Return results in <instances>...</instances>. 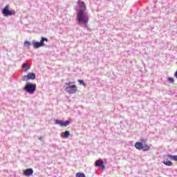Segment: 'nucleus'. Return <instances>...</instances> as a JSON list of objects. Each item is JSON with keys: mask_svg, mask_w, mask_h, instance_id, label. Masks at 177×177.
Here are the masks:
<instances>
[{"mask_svg": "<svg viewBox=\"0 0 177 177\" xmlns=\"http://www.w3.org/2000/svg\"><path fill=\"white\" fill-rule=\"evenodd\" d=\"M76 20L78 21L79 26H84L88 27V23H89V17L82 11H78L76 16Z\"/></svg>", "mask_w": 177, "mask_h": 177, "instance_id": "f257e3e1", "label": "nucleus"}, {"mask_svg": "<svg viewBox=\"0 0 177 177\" xmlns=\"http://www.w3.org/2000/svg\"><path fill=\"white\" fill-rule=\"evenodd\" d=\"M147 140L146 139L142 140L141 142H137L135 144V147L137 150H142V151H149L150 146L146 144Z\"/></svg>", "mask_w": 177, "mask_h": 177, "instance_id": "f03ea898", "label": "nucleus"}, {"mask_svg": "<svg viewBox=\"0 0 177 177\" xmlns=\"http://www.w3.org/2000/svg\"><path fill=\"white\" fill-rule=\"evenodd\" d=\"M74 84V82H67L65 83V85H66L65 88V91L67 93H69V95H74V93H77L78 91V88H77V86L75 84Z\"/></svg>", "mask_w": 177, "mask_h": 177, "instance_id": "7ed1b4c3", "label": "nucleus"}, {"mask_svg": "<svg viewBox=\"0 0 177 177\" xmlns=\"http://www.w3.org/2000/svg\"><path fill=\"white\" fill-rule=\"evenodd\" d=\"M37 90V84L26 83V86L24 87V91L30 95H32L34 92Z\"/></svg>", "mask_w": 177, "mask_h": 177, "instance_id": "20e7f679", "label": "nucleus"}, {"mask_svg": "<svg viewBox=\"0 0 177 177\" xmlns=\"http://www.w3.org/2000/svg\"><path fill=\"white\" fill-rule=\"evenodd\" d=\"M2 14L3 15V16H6V17H8V16H14L15 12V11H11L10 10H9V5H7L3 9Z\"/></svg>", "mask_w": 177, "mask_h": 177, "instance_id": "39448f33", "label": "nucleus"}, {"mask_svg": "<svg viewBox=\"0 0 177 177\" xmlns=\"http://www.w3.org/2000/svg\"><path fill=\"white\" fill-rule=\"evenodd\" d=\"M77 5L79 6V12H85V11L86 10V5L85 4V2L84 1H77Z\"/></svg>", "mask_w": 177, "mask_h": 177, "instance_id": "423d86ee", "label": "nucleus"}, {"mask_svg": "<svg viewBox=\"0 0 177 177\" xmlns=\"http://www.w3.org/2000/svg\"><path fill=\"white\" fill-rule=\"evenodd\" d=\"M95 166L97 167L98 168H101L102 171H104L106 167L104 166V163L103 162V160H97L95 162Z\"/></svg>", "mask_w": 177, "mask_h": 177, "instance_id": "0eeeda50", "label": "nucleus"}, {"mask_svg": "<svg viewBox=\"0 0 177 177\" xmlns=\"http://www.w3.org/2000/svg\"><path fill=\"white\" fill-rule=\"evenodd\" d=\"M55 124L60 125V127H67V125L70 124V121L66 120V122H63L62 120H55Z\"/></svg>", "mask_w": 177, "mask_h": 177, "instance_id": "6e6552de", "label": "nucleus"}, {"mask_svg": "<svg viewBox=\"0 0 177 177\" xmlns=\"http://www.w3.org/2000/svg\"><path fill=\"white\" fill-rule=\"evenodd\" d=\"M32 174H34V170L32 168H29L24 170V176H31Z\"/></svg>", "mask_w": 177, "mask_h": 177, "instance_id": "1a4fd4ad", "label": "nucleus"}, {"mask_svg": "<svg viewBox=\"0 0 177 177\" xmlns=\"http://www.w3.org/2000/svg\"><path fill=\"white\" fill-rule=\"evenodd\" d=\"M24 78L26 79V81H28V80H35V73H30L27 75H25Z\"/></svg>", "mask_w": 177, "mask_h": 177, "instance_id": "9d476101", "label": "nucleus"}, {"mask_svg": "<svg viewBox=\"0 0 177 177\" xmlns=\"http://www.w3.org/2000/svg\"><path fill=\"white\" fill-rule=\"evenodd\" d=\"M61 136H62L64 139H67V138H68V136H70V131H66L65 132H62V133H61Z\"/></svg>", "mask_w": 177, "mask_h": 177, "instance_id": "9b49d317", "label": "nucleus"}, {"mask_svg": "<svg viewBox=\"0 0 177 177\" xmlns=\"http://www.w3.org/2000/svg\"><path fill=\"white\" fill-rule=\"evenodd\" d=\"M32 46L35 49H38V48H41V46H42V45L39 42H33Z\"/></svg>", "mask_w": 177, "mask_h": 177, "instance_id": "f8f14e48", "label": "nucleus"}, {"mask_svg": "<svg viewBox=\"0 0 177 177\" xmlns=\"http://www.w3.org/2000/svg\"><path fill=\"white\" fill-rule=\"evenodd\" d=\"M48 42V39L46 37H41L39 44H41V46H45V44L44 42Z\"/></svg>", "mask_w": 177, "mask_h": 177, "instance_id": "ddd939ff", "label": "nucleus"}, {"mask_svg": "<svg viewBox=\"0 0 177 177\" xmlns=\"http://www.w3.org/2000/svg\"><path fill=\"white\" fill-rule=\"evenodd\" d=\"M22 68H23L24 71H28L30 66L28 65H27V64H23Z\"/></svg>", "mask_w": 177, "mask_h": 177, "instance_id": "4468645a", "label": "nucleus"}, {"mask_svg": "<svg viewBox=\"0 0 177 177\" xmlns=\"http://www.w3.org/2000/svg\"><path fill=\"white\" fill-rule=\"evenodd\" d=\"M168 157L169 158H170V160H172L173 161H177V155H169Z\"/></svg>", "mask_w": 177, "mask_h": 177, "instance_id": "2eb2a0df", "label": "nucleus"}, {"mask_svg": "<svg viewBox=\"0 0 177 177\" xmlns=\"http://www.w3.org/2000/svg\"><path fill=\"white\" fill-rule=\"evenodd\" d=\"M163 164H165V165H167V167H171L172 165V162L170 160H164Z\"/></svg>", "mask_w": 177, "mask_h": 177, "instance_id": "dca6fc26", "label": "nucleus"}, {"mask_svg": "<svg viewBox=\"0 0 177 177\" xmlns=\"http://www.w3.org/2000/svg\"><path fill=\"white\" fill-rule=\"evenodd\" d=\"M30 45H31V42H30L28 41H26L24 43V46H25V47H28H28L30 46Z\"/></svg>", "mask_w": 177, "mask_h": 177, "instance_id": "f3484780", "label": "nucleus"}, {"mask_svg": "<svg viewBox=\"0 0 177 177\" xmlns=\"http://www.w3.org/2000/svg\"><path fill=\"white\" fill-rule=\"evenodd\" d=\"M76 177H86L84 173L78 172L76 174Z\"/></svg>", "mask_w": 177, "mask_h": 177, "instance_id": "a211bd4d", "label": "nucleus"}, {"mask_svg": "<svg viewBox=\"0 0 177 177\" xmlns=\"http://www.w3.org/2000/svg\"><path fill=\"white\" fill-rule=\"evenodd\" d=\"M167 80L171 82V84H174V82H175V80H174V77H169Z\"/></svg>", "mask_w": 177, "mask_h": 177, "instance_id": "6ab92c4d", "label": "nucleus"}, {"mask_svg": "<svg viewBox=\"0 0 177 177\" xmlns=\"http://www.w3.org/2000/svg\"><path fill=\"white\" fill-rule=\"evenodd\" d=\"M78 82L80 83V85H83L84 86H86L85 83L84 82V81L81 80H77Z\"/></svg>", "mask_w": 177, "mask_h": 177, "instance_id": "aec40b11", "label": "nucleus"}]
</instances>
